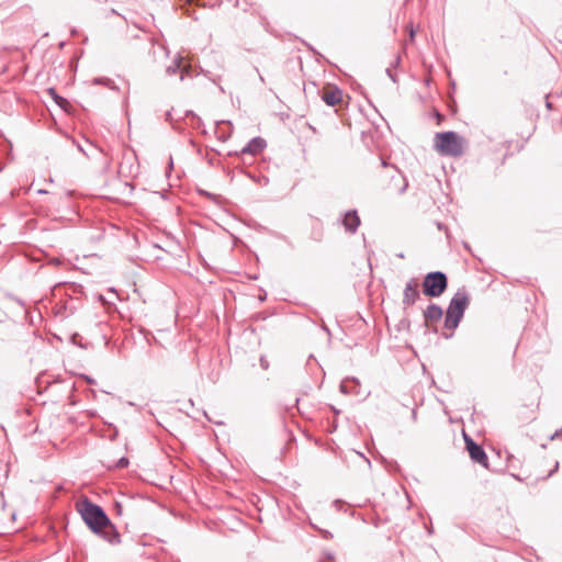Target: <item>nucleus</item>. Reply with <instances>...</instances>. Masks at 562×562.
<instances>
[{"label": "nucleus", "mask_w": 562, "mask_h": 562, "mask_svg": "<svg viewBox=\"0 0 562 562\" xmlns=\"http://www.w3.org/2000/svg\"><path fill=\"white\" fill-rule=\"evenodd\" d=\"M470 304V296L465 288L459 289L448 305L445 317V328L451 333L445 335L446 338H450L453 335L454 329L459 326L467 307Z\"/></svg>", "instance_id": "obj_1"}, {"label": "nucleus", "mask_w": 562, "mask_h": 562, "mask_svg": "<svg viewBox=\"0 0 562 562\" xmlns=\"http://www.w3.org/2000/svg\"><path fill=\"white\" fill-rule=\"evenodd\" d=\"M77 507L83 521L94 533H100L104 527L110 525V519L105 512L88 498L80 502Z\"/></svg>", "instance_id": "obj_2"}, {"label": "nucleus", "mask_w": 562, "mask_h": 562, "mask_svg": "<svg viewBox=\"0 0 562 562\" xmlns=\"http://www.w3.org/2000/svg\"><path fill=\"white\" fill-rule=\"evenodd\" d=\"M435 147L443 156L460 157L464 154L467 140L453 131L435 135Z\"/></svg>", "instance_id": "obj_3"}, {"label": "nucleus", "mask_w": 562, "mask_h": 562, "mask_svg": "<svg viewBox=\"0 0 562 562\" xmlns=\"http://www.w3.org/2000/svg\"><path fill=\"white\" fill-rule=\"evenodd\" d=\"M448 286V278L441 271L429 272L423 281V293L429 297H439Z\"/></svg>", "instance_id": "obj_4"}, {"label": "nucleus", "mask_w": 562, "mask_h": 562, "mask_svg": "<svg viewBox=\"0 0 562 562\" xmlns=\"http://www.w3.org/2000/svg\"><path fill=\"white\" fill-rule=\"evenodd\" d=\"M464 440L472 461L483 465L484 468H487L488 458L484 449L480 445L474 442L473 439L467 435H464Z\"/></svg>", "instance_id": "obj_5"}, {"label": "nucleus", "mask_w": 562, "mask_h": 562, "mask_svg": "<svg viewBox=\"0 0 562 562\" xmlns=\"http://www.w3.org/2000/svg\"><path fill=\"white\" fill-rule=\"evenodd\" d=\"M418 286H419L418 281L415 278H411L406 282L404 291H403V300H402V304H403L404 308H407V307L414 305L417 302V300H419L420 293H419Z\"/></svg>", "instance_id": "obj_6"}, {"label": "nucleus", "mask_w": 562, "mask_h": 562, "mask_svg": "<svg viewBox=\"0 0 562 562\" xmlns=\"http://www.w3.org/2000/svg\"><path fill=\"white\" fill-rule=\"evenodd\" d=\"M344 91L336 87L330 86L326 88L322 93V100L329 106H335L342 102Z\"/></svg>", "instance_id": "obj_7"}, {"label": "nucleus", "mask_w": 562, "mask_h": 562, "mask_svg": "<svg viewBox=\"0 0 562 562\" xmlns=\"http://www.w3.org/2000/svg\"><path fill=\"white\" fill-rule=\"evenodd\" d=\"M267 146V143L261 137H254L249 143L241 148L240 154H249L256 156L260 154Z\"/></svg>", "instance_id": "obj_8"}, {"label": "nucleus", "mask_w": 562, "mask_h": 562, "mask_svg": "<svg viewBox=\"0 0 562 562\" xmlns=\"http://www.w3.org/2000/svg\"><path fill=\"white\" fill-rule=\"evenodd\" d=\"M342 225L345 229L351 234L356 233L359 225L360 218L356 210L348 211L342 218Z\"/></svg>", "instance_id": "obj_9"}, {"label": "nucleus", "mask_w": 562, "mask_h": 562, "mask_svg": "<svg viewBox=\"0 0 562 562\" xmlns=\"http://www.w3.org/2000/svg\"><path fill=\"white\" fill-rule=\"evenodd\" d=\"M423 315L426 324L438 322L442 318L443 311L439 305L431 303L424 311Z\"/></svg>", "instance_id": "obj_10"}, {"label": "nucleus", "mask_w": 562, "mask_h": 562, "mask_svg": "<svg viewBox=\"0 0 562 562\" xmlns=\"http://www.w3.org/2000/svg\"><path fill=\"white\" fill-rule=\"evenodd\" d=\"M99 535L111 544H119L121 542V535L111 521Z\"/></svg>", "instance_id": "obj_11"}, {"label": "nucleus", "mask_w": 562, "mask_h": 562, "mask_svg": "<svg viewBox=\"0 0 562 562\" xmlns=\"http://www.w3.org/2000/svg\"><path fill=\"white\" fill-rule=\"evenodd\" d=\"M182 60H183V57L178 55L173 59L172 64L167 67V69H166L167 75L172 76V75L177 74L181 67Z\"/></svg>", "instance_id": "obj_12"}, {"label": "nucleus", "mask_w": 562, "mask_h": 562, "mask_svg": "<svg viewBox=\"0 0 562 562\" xmlns=\"http://www.w3.org/2000/svg\"><path fill=\"white\" fill-rule=\"evenodd\" d=\"M93 83L105 86L111 90H117V87L115 86L114 81L106 77L94 78Z\"/></svg>", "instance_id": "obj_13"}, {"label": "nucleus", "mask_w": 562, "mask_h": 562, "mask_svg": "<svg viewBox=\"0 0 562 562\" xmlns=\"http://www.w3.org/2000/svg\"><path fill=\"white\" fill-rule=\"evenodd\" d=\"M49 92H50V94L53 95V98H54L55 102H56L59 106L65 108V105H67V104H68V101H67L65 98L59 97V95L55 92V90H54V89H49Z\"/></svg>", "instance_id": "obj_14"}, {"label": "nucleus", "mask_w": 562, "mask_h": 562, "mask_svg": "<svg viewBox=\"0 0 562 562\" xmlns=\"http://www.w3.org/2000/svg\"><path fill=\"white\" fill-rule=\"evenodd\" d=\"M128 465V459L125 458V457H122L121 459H119L115 463V468L116 469H124Z\"/></svg>", "instance_id": "obj_15"}, {"label": "nucleus", "mask_w": 562, "mask_h": 562, "mask_svg": "<svg viewBox=\"0 0 562 562\" xmlns=\"http://www.w3.org/2000/svg\"><path fill=\"white\" fill-rule=\"evenodd\" d=\"M259 363H260V367L263 369V370H268L269 369V361L268 359L265 357V356H261L260 359H259Z\"/></svg>", "instance_id": "obj_16"}, {"label": "nucleus", "mask_w": 562, "mask_h": 562, "mask_svg": "<svg viewBox=\"0 0 562 562\" xmlns=\"http://www.w3.org/2000/svg\"><path fill=\"white\" fill-rule=\"evenodd\" d=\"M398 179H401L402 182H403L402 187L398 188V192L403 193V192H405V190L407 188V182H406V180L401 175L398 176Z\"/></svg>", "instance_id": "obj_17"}, {"label": "nucleus", "mask_w": 562, "mask_h": 562, "mask_svg": "<svg viewBox=\"0 0 562 562\" xmlns=\"http://www.w3.org/2000/svg\"><path fill=\"white\" fill-rule=\"evenodd\" d=\"M386 74L394 82L396 81L395 76L392 74V70L390 68L386 69Z\"/></svg>", "instance_id": "obj_18"}, {"label": "nucleus", "mask_w": 562, "mask_h": 562, "mask_svg": "<svg viewBox=\"0 0 562 562\" xmlns=\"http://www.w3.org/2000/svg\"><path fill=\"white\" fill-rule=\"evenodd\" d=\"M188 72H189V68H183L181 77H180V80H183L184 79V75L188 74Z\"/></svg>", "instance_id": "obj_19"}, {"label": "nucleus", "mask_w": 562, "mask_h": 562, "mask_svg": "<svg viewBox=\"0 0 562 562\" xmlns=\"http://www.w3.org/2000/svg\"><path fill=\"white\" fill-rule=\"evenodd\" d=\"M561 435H562V429L561 430H557L554 432V435L552 436V438H559Z\"/></svg>", "instance_id": "obj_20"}, {"label": "nucleus", "mask_w": 562, "mask_h": 562, "mask_svg": "<svg viewBox=\"0 0 562 562\" xmlns=\"http://www.w3.org/2000/svg\"><path fill=\"white\" fill-rule=\"evenodd\" d=\"M324 537H325V538H331V533H330V532H328V531H325V532H324Z\"/></svg>", "instance_id": "obj_21"}, {"label": "nucleus", "mask_w": 562, "mask_h": 562, "mask_svg": "<svg viewBox=\"0 0 562 562\" xmlns=\"http://www.w3.org/2000/svg\"><path fill=\"white\" fill-rule=\"evenodd\" d=\"M78 149L83 153L85 155H87V153L85 151L83 147H81L80 145H78Z\"/></svg>", "instance_id": "obj_22"}, {"label": "nucleus", "mask_w": 562, "mask_h": 562, "mask_svg": "<svg viewBox=\"0 0 562 562\" xmlns=\"http://www.w3.org/2000/svg\"><path fill=\"white\" fill-rule=\"evenodd\" d=\"M87 381H88L90 384L94 383V381H93L92 379H90V378H87Z\"/></svg>", "instance_id": "obj_23"}, {"label": "nucleus", "mask_w": 562, "mask_h": 562, "mask_svg": "<svg viewBox=\"0 0 562 562\" xmlns=\"http://www.w3.org/2000/svg\"><path fill=\"white\" fill-rule=\"evenodd\" d=\"M382 166H386V162L384 160H381Z\"/></svg>", "instance_id": "obj_24"}]
</instances>
